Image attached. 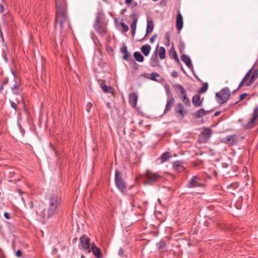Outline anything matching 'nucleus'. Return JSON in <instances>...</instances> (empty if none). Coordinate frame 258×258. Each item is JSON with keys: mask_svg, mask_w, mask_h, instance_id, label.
<instances>
[{"mask_svg": "<svg viewBox=\"0 0 258 258\" xmlns=\"http://www.w3.org/2000/svg\"><path fill=\"white\" fill-rule=\"evenodd\" d=\"M46 209L37 210L36 213L43 219H48L57 214L61 205V198L58 195L52 193L47 198Z\"/></svg>", "mask_w": 258, "mask_h": 258, "instance_id": "f257e3e1", "label": "nucleus"}, {"mask_svg": "<svg viewBox=\"0 0 258 258\" xmlns=\"http://www.w3.org/2000/svg\"><path fill=\"white\" fill-rule=\"evenodd\" d=\"M55 0L56 14L55 27L59 24L60 32H62L67 26H69V19L66 9V4L64 0Z\"/></svg>", "mask_w": 258, "mask_h": 258, "instance_id": "f03ea898", "label": "nucleus"}, {"mask_svg": "<svg viewBox=\"0 0 258 258\" xmlns=\"http://www.w3.org/2000/svg\"><path fill=\"white\" fill-rule=\"evenodd\" d=\"M12 73L15 79V84L11 87L12 92V96L10 100L11 107L15 110H17V107L18 104L22 103L23 106H24L23 103V89L21 86V80L16 74L13 71Z\"/></svg>", "mask_w": 258, "mask_h": 258, "instance_id": "7ed1b4c3", "label": "nucleus"}, {"mask_svg": "<svg viewBox=\"0 0 258 258\" xmlns=\"http://www.w3.org/2000/svg\"><path fill=\"white\" fill-rule=\"evenodd\" d=\"M258 78V59L243 78V86L251 85Z\"/></svg>", "mask_w": 258, "mask_h": 258, "instance_id": "20e7f679", "label": "nucleus"}, {"mask_svg": "<svg viewBox=\"0 0 258 258\" xmlns=\"http://www.w3.org/2000/svg\"><path fill=\"white\" fill-rule=\"evenodd\" d=\"M141 180L144 185H153L158 182L161 178V176L158 173H154L147 170L144 174L141 175Z\"/></svg>", "mask_w": 258, "mask_h": 258, "instance_id": "39448f33", "label": "nucleus"}, {"mask_svg": "<svg viewBox=\"0 0 258 258\" xmlns=\"http://www.w3.org/2000/svg\"><path fill=\"white\" fill-rule=\"evenodd\" d=\"M188 188L206 187V184L204 180L198 176H195L188 181L187 184Z\"/></svg>", "mask_w": 258, "mask_h": 258, "instance_id": "423d86ee", "label": "nucleus"}, {"mask_svg": "<svg viewBox=\"0 0 258 258\" xmlns=\"http://www.w3.org/2000/svg\"><path fill=\"white\" fill-rule=\"evenodd\" d=\"M230 92L228 88H224L216 94L217 101L220 104L225 103L229 98Z\"/></svg>", "mask_w": 258, "mask_h": 258, "instance_id": "0eeeda50", "label": "nucleus"}, {"mask_svg": "<svg viewBox=\"0 0 258 258\" xmlns=\"http://www.w3.org/2000/svg\"><path fill=\"white\" fill-rule=\"evenodd\" d=\"M115 180L116 185L121 191H122L125 189L126 184L123 181L121 174L118 170L115 171Z\"/></svg>", "mask_w": 258, "mask_h": 258, "instance_id": "6e6552de", "label": "nucleus"}, {"mask_svg": "<svg viewBox=\"0 0 258 258\" xmlns=\"http://www.w3.org/2000/svg\"><path fill=\"white\" fill-rule=\"evenodd\" d=\"M175 113L177 117L180 119H182L184 116L187 114V110L184 109L182 104L178 103L174 109Z\"/></svg>", "mask_w": 258, "mask_h": 258, "instance_id": "1a4fd4ad", "label": "nucleus"}, {"mask_svg": "<svg viewBox=\"0 0 258 258\" xmlns=\"http://www.w3.org/2000/svg\"><path fill=\"white\" fill-rule=\"evenodd\" d=\"M94 27L95 30L100 34H103L106 33V29L101 25V19L99 17H96Z\"/></svg>", "mask_w": 258, "mask_h": 258, "instance_id": "9d476101", "label": "nucleus"}, {"mask_svg": "<svg viewBox=\"0 0 258 258\" xmlns=\"http://www.w3.org/2000/svg\"><path fill=\"white\" fill-rule=\"evenodd\" d=\"M212 134L210 128H207L203 131L200 135V138L203 142H207L210 138Z\"/></svg>", "mask_w": 258, "mask_h": 258, "instance_id": "9b49d317", "label": "nucleus"}, {"mask_svg": "<svg viewBox=\"0 0 258 258\" xmlns=\"http://www.w3.org/2000/svg\"><path fill=\"white\" fill-rule=\"evenodd\" d=\"M128 99L129 103L131 106L134 108H136L138 101V96L137 94L135 93H130L128 96Z\"/></svg>", "mask_w": 258, "mask_h": 258, "instance_id": "f8f14e48", "label": "nucleus"}, {"mask_svg": "<svg viewBox=\"0 0 258 258\" xmlns=\"http://www.w3.org/2000/svg\"><path fill=\"white\" fill-rule=\"evenodd\" d=\"M80 242L83 248L85 249H89L90 248V240L89 238L85 235L82 236L80 239Z\"/></svg>", "mask_w": 258, "mask_h": 258, "instance_id": "ddd939ff", "label": "nucleus"}, {"mask_svg": "<svg viewBox=\"0 0 258 258\" xmlns=\"http://www.w3.org/2000/svg\"><path fill=\"white\" fill-rule=\"evenodd\" d=\"M258 118V106L255 107L253 109L252 117L248 123L247 126L251 127V124L255 123L256 120Z\"/></svg>", "mask_w": 258, "mask_h": 258, "instance_id": "4468645a", "label": "nucleus"}, {"mask_svg": "<svg viewBox=\"0 0 258 258\" xmlns=\"http://www.w3.org/2000/svg\"><path fill=\"white\" fill-rule=\"evenodd\" d=\"M176 26L177 29L180 31L182 27H183V19L181 14L180 12L178 11V13L177 15L176 20Z\"/></svg>", "mask_w": 258, "mask_h": 258, "instance_id": "2eb2a0df", "label": "nucleus"}, {"mask_svg": "<svg viewBox=\"0 0 258 258\" xmlns=\"http://www.w3.org/2000/svg\"><path fill=\"white\" fill-rule=\"evenodd\" d=\"M173 167L175 170L179 172L183 171L184 169L182 163L179 161H176L173 162Z\"/></svg>", "mask_w": 258, "mask_h": 258, "instance_id": "dca6fc26", "label": "nucleus"}, {"mask_svg": "<svg viewBox=\"0 0 258 258\" xmlns=\"http://www.w3.org/2000/svg\"><path fill=\"white\" fill-rule=\"evenodd\" d=\"M91 249L93 254L97 257L100 258L102 256V253L100 249L93 243L91 244Z\"/></svg>", "mask_w": 258, "mask_h": 258, "instance_id": "f3484780", "label": "nucleus"}, {"mask_svg": "<svg viewBox=\"0 0 258 258\" xmlns=\"http://www.w3.org/2000/svg\"><path fill=\"white\" fill-rule=\"evenodd\" d=\"M192 102L196 107H200L202 104V101L201 100V97L199 95H195L192 97Z\"/></svg>", "mask_w": 258, "mask_h": 258, "instance_id": "a211bd4d", "label": "nucleus"}, {"mask_svg": "<svg viewBox=\"0 0 258 258\" xmlns=\"http://www.w3.org/2000/svg\"><path fill=\"white\" fill-rule=\"evenodd\" d=\"M181 59L186 64L188 68L189 69L192 68V66L191 61L189 56L183 54L181 56Z\"/></svg>", "mask_w": 258, "mask_h": 258, "instance_id": "6ab92c4d", "label": "nucleus"}, {"mask_svg": "<svg viewBox=\"0 0 258 258\" xmlns=\"http://www.w3.org/2000/svg\"><path fill=\"white\" fill-rule=\"evenodd\" d=\"M174 103V98L173 97H171L170 98H169L167 100V103L166 105V107L165 108L164 112L166 113V112L169 111L171 109V108Z\"/></svg>", "mask_w": 258, "mask_h": 258, "instance_id": "aec40b11", "label": "nucleus"}, {"mask_svg": "<svg viewBox=\"0 0 258 258\" xmlns=\"http://www.w3.org/2000/svg\"><path fill=\"white\" fill-rule=\"evenodd\" d=\"M151 47L148 45L146 44L143 45L141 48V50L145 56H148L150 52Z\"/></svg>", "mask_w": 258, "mask_h": 258, "instance_id": "412c9836", "label": "nucleus"}, {"mask_svg": "<svg viewBox=\"0 0 258 258\" xmlns=\"http://www.w3.org/2000/svg\"><path fill=\"white\" fill-rule=\"evenodd\" d=\"M209 111H206L204 109H200L195 113L196 118H200L206 115Z\"/></svg>", "mask_w": 258, "mask_h": 258, "instance_id": "4be33fe9", "label": "nucleus"}, {"mask_svg": "<svg viewBox=\"0 0 258 258\" xmlns=\"http://www.w3.org/2000/svg\"><path fill=\"white\" fill-rule=\"evenodd\" d=\"M120 51L122 53L124 54L123 58L125 60H128L130 54L127 51V47L126 45H123L120 49Z\"/></svg>", "mask_w": 258, "mask_h": 258, "instance_id": "5701e85b", "label": "nucleus"}, {"mask_svg": "<svg viewBox=\"0 0 258 258\" xmlns=\"http://www.w3.org/2000/svg\"><path fill=\"white\" fill-rule=\"evenodd\" d=\"M235 136L233 135L228 136L224 139V142L227 144H233L235 142Z\"/></svg>", "mask_w": 258, "mask_h": 258, "instance_id": "b1692460", "label": "nucleus"}, {"mask_svg": "<svg viewBox=\"0 0 258 258\" xmlns=\"http://www.w3.org/2000/svg\"><path fill=\"white\" fill-rule=\"evenodd\" d=\"M134 56L136 60L139 62H143L144 60V56L138 51H136L134 53Z\"/></svg>", "mask_w": 258, "mask_h": 258, "instance_id": "393cba45", "label": "nucleus"}, {"mask_svg": "<svg viewBox=\"0 0 258 258\" xmlns=\"http://www.w3.org/2000/svg\"><path fill=\"white\" fill-rule=\"evenodd\" d=\"M154 28V24L152 21H148L146 30V35L151 33Z\"/></svg>", "mask_w": 258, "mask_h": 258, "instance_id": "a878e982", "label": "nucleus"}, {"mask_svg": "<svg viewBox=\"0 0 258 258\" xmlns=\"http://www.w3.org/2000/svg\"><path fill=\"white\" fill-rule=\"evenodd\" d=\"M170 153L168 152H166L162 154L160 157L161 163L164 162L169 160L170 158Z\"/></svg>", "mask_w": 258, "mask_h": 258, "instance_id": "bb28decb", "label": "nucleus"}, {"mask_svg": "<svg viewBox=\"0 0 258 258\" xmlns=\"http://www.w3.org/2000/svg\"><path fill=\"white\" fill-rule=\"evenodd\" d=\"M101 87L103 92L105 93H111L113 91V88L112 87L107 86L105 84L103 83L101 84Z\"/></svg>", "mask_w": 258, "mask_h": 258, "instance_id": "cd10ccee", "label": "nucleus"}, {"mask_svg": "<svg viewBox=\"0 0 258 258\" xmlns=\"http://www.w3.org/2000/svg\"><path fill=\"white\" fill-rule=\"evenodd\" d=\"M137 23V19L135 18L131 25V29L133 35H134L136 32V25Z\"/></svg>", "mask_w": 258, "mask_h": 258, "instance_id": "c85d7f7f", "label": "nucleus"}, {"mask_svg": "<svg viewBox=\"0 0 258 258\" xmlns=\"http://www.w3.org/2000/svg\"><path fill=\"white\" fill-rule=\"evenodd\" d=\"M173 87L175 90L179 91L181 94L186 92L185 90L181 85L175 84L173 85Z\"/></svg>", "mask_w": 258, "mask_h": 258, "instance_id": "c756f323", "label": "nucleus"}, {"mask_svg": "<svg viewBox=\"0 0 258 258\" xmlns=\"http://www.w3.org/2000/svg\"><path fill=\"white\" fill-rule=\"evenodd\" d=\"M244 179V181H245V185L246 186L252 185V180L250 179L249 175L246 174V175H245Z\"/></svg>", "mask_w": 258, "mask_h": 258, "instance_id": "7c9ffc66", "label": "nucleus"}, {"mask_svg": "<svg viewBox=\"0 0 258 258\" xmlns=\"http://www.w3.org/2000/svg\"><path fill=\"white\" fill-rule=\"evenodd\" d=\"M159 55L161 59H164L165 57V49L163 47L159 48Z\"/></svg>", "mask_w": 258, "mask_h": 258, "instance_id": "2f4dec72", "label": "nucleus"}, {"mask_svg": "<svg viewBox=\"0 0 258 258\" xmlns=\"http://www.w3.org/2000/svg\"><path fill=\"white\" fill-rule=\"evenodd\" d=\"M170 55L171 57H172V58H174L175 60H176V61H177V62L179 63V60L178 59V57L177 56V54L176 53V52H175V51H170Z\"/></svg>", "mask_w": 258, "mask_h": 258, "instance_id": "473e14b6", "label": "nucleus"}, {"mask_svg": "<svg viewBox=\"0 0 258 258\" xmlns=\"http://www.w3.org/2000/svg\"><path fill=\"white\" fill-rule=\"evenodd\" d=\"M208 85L207 83H205L204 85L200 88L199 91L200 93H203L205 92L208 89Z\"/></svg>", "mask_w": 258, "mask_h": 258, "instance_id": "72a5a7b5", "label": "nucleus"}, {"mask_svg": "<svg viewBox=\"0 0 258 258\" xmlns=\"http://www.w3.org/2000/svg\"><path fill=\"white\" fill-rule=\"evenodd\" d=\"M120 26L123 28V30L124 32H127L128 31V27L127 25H126L124 23L121 22L120 23Z\"/></svg>", "mask_w": 258, "mask_h": 258, "instance_id": "f704fd0d", "label": "nucleus"}, {"mask_svg": "<svg viewBox=\"0 0 258 258\" xmlns=\"http://www.w3.org/2000/svg\"><path fill=\"white\" fill-rule=\"evenodd\" d=\"M158 63L157 58L156 57L151 59V65L153 67H155Z\"/></svg>", "mask_w": 258, "mask_h": 258, "instance_id": "c9c22d12", "label": "nucleus"}, {"mask_svg": "<svg viewBox=\"0 0 258 258\" xmlns=\"http://www.w3.org/2000/svg\"><path fill=\"white\" fill-rule=\"evenodd\" d=\"M151 75V79L153 81H156V78L159 76V74L156 73H152Z\"/></svg>", "mask_w": 258, "mask_h": 258, "instance_id": "e433bc0d", "label": "nucleus"}, {"mask_svg": "<svg viewBox=\"0 0 258 258\" xmlns=\"http://www.w3.org/2000/svg\"><path fill=\"white\" fill-rule=\"evenodd\" d=\"M164 87H165V91H166L167 95H168L169 94L171 95V92L170 91L169 86L168 85H165L164 86Z\"/></svg>", "mask_w": 258, "mask_h": 258, "instance_id": "4c0bfd02", "label": "nucleus"}, {"mask_svg": "<svg viewBox=\"0 0 258 258\" xmlns=\"http://www.w3.org/2000/svg\"><path fill=\"white\" fill-rule=\"evenodd\" d=\"M182 102L187 106H189L190 105V102L188 98L183 100Z\"/></svg>", "mask_w": 258, "mask_h": 258, "instance_id": "58836bf2", "label": "nucleus"}, {"mask_svg": "<svg viewBox=\"0 0 258 258\" xmlns=\"http://www.w3.org/2000/svg\"><path fill=\"white\" fill-rule=\"evenodd\" d=\"M157 37V34H154V35L152 36V37L150 38V41L151 43H153L155 41V39Z\"/></svg>", "mask_w": 258, "mask_h": 258, "instance_id": "ea45409f", "label": "nucleus"}, {"mask_svg": "<svg viewBox=\"0 0 258 258\" xmlns=\"http://www.w3.org/2000/svg\"><path fill=\"white\" fill-rule=\"evenodd\" d=\"M165 38L166 40V42L168 43V44L169 43L170 39H169V35L168 33H166L165 35Z\"/></svg>", "mask_w": 258, "mask_h": 258, "instance_id": "a19ab883", "label": "nucleus"}, {"mask_svg": "<svg viewBox=\"0 0 258 258\" xmlns=\"http://www.w3.org/2000/svg\"><path fill=\"white\" fill-rule=\"evenodd\" d=\"M118 255L120 256H122L123 255V250L122 249V248L120 247L119 249V250H118Z\"/></svg>", "mask_w": 258, "mask_h": 258, "instance_id": "79ce46f5", "label": "nucleus"}, {"mask_svg": "<svg viewBox=\"0 0 258 258\" xmlns=\"http://www.w3.org/2000/svg\"><path fill=\"white\" fill-rule=\"evenodd\" d=\"M16 255L18 257H20L22 255V251L20 250H18L16 252Z\"/></svg>", "mask_w": 258, "mask_h": 258, "instance_id": "37998d69", "label": "nucleus"}, {"mask_svg": "<svg viewBox=\"0 0 258 258\" xmlns=\"http://www.w3.org/2000/svg\"><path fill=\"white\" fill-rule=\"evenodd\" d=\"M182 95V101L186 99H187V94H186V92L185 93H184L183 94H181Z\"/></svg>", "mask_w": 258, "mask_h": 258, "instance_id": "c03bdc74", "label": "nucleus"}, {"mask_svg": "<svg viewBox=\"0 0 258 258\" xmlns=\"http://www.w3.org/2000/svg\"><path fill=\"white\" fill-rule=\"evenodd\" d=\"M171 75L172 77L176 78L178 76V73L176 71H173L172 72Z\"/></svg>", "mask_w": 258, "mask_h": 258, "instance_id": "a18cd8bd", "label": "nucleus"}, {"mask_svg": "<svg viewBox=\"0 0 258 258\" xmlns=\"http://www.w3.org/2000/svg\"><path fill=\"white\" fill-rule=\"evenodd\" d=\"M4 217L7 219H9L10 218L9 214L7 212L4 213Z\"/></svg>", "mask_w": 258, "mask_h": 258, "instance_id": "49530a36", "label": "nucleus"}, {"mask_svg": "<svg viewBox=\"0 0 258 258\" xmlns=\"http://www.w3.org/2000/svg\"><path fill=\"white\" fill-rule=\"evenodd\" d=\"M4 7L3 5H0V14H2L4 12Z\"/></svg>", "mask_w": 258, "mask_h": 258, "instance_id": "de8ad7c7", "label": "nucleus"}, {"mask_svg": "<svg viewBox=\"0 0 258 258\" xmlns=\"http://www.w3.org/2000/svg\"><path fill=\"white\" fill-rule=\"evenodd\" d=\"M133 0H125V4L127 5L130 4Z\"/></svg>", "mask_w": 258, "mask_h": 258, "instance_id": "09e8293b", "label": "nucleus"}, {"mask_svg": "<svg viewBox=\"0 0 258 258\" xmlns=\"http://www.w3.org/2000/svg\"><path fill=\"white\" fill-rule=\"evenodd\" d=\"M245 170L246 171V172H247V168L245 166H243V169H242V171H243V172H245Z\"/></svg>", "mask_w": 258, "mask_h": 258, "instance_id": "8fccbe9b", "label": "nucleus"}, {"mask_svg": "<svg viewBox=\"0 0 258 258\" xmlns=\"http://www.w3.org/2000/svg\"><path fill=\"white\" fill-rule=\"evenodd\" d=\"M220 112H219V111H217V112H216L214 114V116H218V115L220 114Z\"/></svg>", "mask_w": 258, "mask_h": 258, "instance_id": "3c124183", "label": "nucleus"}, {"mask_svg": "<svg viewBox=\"0 0 258 258\" xmlns=\"http://www.w3.org/2000/svg\"><path fill=\"white\" fill-rule=\"evenodd\" d=\"M3 89H4L3 85H1L0 86V93H1L2 92Z\"/></svg>", "mask_w": 258, "mask_h": 258, "instance_id": "603ef678", "label": "nucleus"}, {"mask_svg": "<svg viewBox=\"0 0 258 258\" xmlns=\"http://www.w3.org/2000/svg\"><path fill=\"white\" fill-rule=\"evenodd\" d=\"M247 95V93H243V99H244Z\"/></svg>", "mask_w": 258, "mask_h": 258, "instance_id": "864d4df0", "label": "nucleus"}, {"mask_svg": "<svg viewBox=\"0 0 258 258\" xmlns=\"http://www.w3.org/2000/svg\"><path fill=\"white\" fill-rule=\"evenodd\" d=\"M236 208H237V209H240V208H241L240 205H239H239H236Z\"/></svg>", "mask_w": 258, "mask_h": 258, "instance_id": "5fc2aeb1", "label": "nucleus"}, {"mask_svg": "<svg viewBox=\"0 0 258 258\" xmlns=\"http://www.w3.org/2000/svg\"><path fill=\"white\" fill-rule=\"evenodd\" d=\"M106 106L110 108V104L109 102H108V103H106Z\"/></svg>", "mask_w": 258, "mask_h": 258, "instance_id": "6e6d98bb", "label": "nucleus"}, {"mask_svg": "<svg viewBox=\"0 0 258 258\" xmlns=\"http://www.w3.org/2000/svg\"><path fill=\"white\" fill-rule=\"evenodd\" d=\"M242 86V81L240 82L239 85V88H240Z\"/></svg>", "mask_w": 258, "mask_h": 258, "instance_id": "4d7b16f0", "label": "nucleus"}, {"mask_svg": "<svg viewBox=\"0 0 258 258\" xmlns=\"http://www.w3.org/2000/svg\"><path fill=\"white\" fill-rule=\"evenodd\" d=\"M239 97L240 100H242V94H240L239 95Z\"/></svg>", "mask_w": 258, "mask_h": 258, "instance_id": "13d9d810", "label": "nucleus"}, {"mask_svg": "<svg viewBox=\"0 0 258 258\" xmlns=\"http://www.w3.org/2000/svg\"><path fill=\"white\" fill-rule=\"evenodd\" d=\"M92 104L91 103H88V106H89V107H91Z\"/></svg>", "mask_w": 258, "mask_h": 258, "instance_id": "bf43d9fd", "label": "nucleus"}, {"mask_svg": "<svg viewBox=\"0 0 258 258\" xmlns=\"http://www.w3.org/2000/svg\"><path fill=\"white\" fill-rule=\"evenodd\" d=\"M135 65H137V64L136 63V62H135Z\"/></svg>", "mask_w": 258, "mask_h": 258, "instance_id": "052dcab7", "label": "nucleus"}]
</instances>
